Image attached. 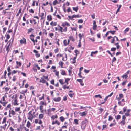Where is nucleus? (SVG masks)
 <instances>
[{"mask_svg":"<svg viewBox=\"0 0 131 131\" xmlns=\"http://www.w3.org/2000/svg\"><path fill=\"white\" fill-rule=\"evenodd\" d=\"M64 63L62 61H60L59 62V64L60 65L61 68L63 67Z\"/></svg>","mask_w":131,"mask_h":131,"instance_id":"37","label":"nucleus"},{"mask_svg":"<svg viewBox=\"0 0 131 131\" xmlns=\"http://www.w3.org/2000/svg\"><path fill=\"white\" fill-rule=\"evenodd\" d=\"M61 73L62 75H67L65 71L63 70H61Z\"/></svg>","mask_w":131,"mask_h":131,"instance_id":"19","label":"nucleus"},{"mask_svg":"<svg viewBox=\"0 0 131 131\" xmlns=\"http://www.w3.org/2000/svg\"><path fill=\"white\" fill-rule=\"evenodd\" d=\"M122 77L123 78H125V79H126L128 77V76L127 74H125L124 75H123L122 76Z\"/></svg>","mask_w":131,"mask_h":131,"instance_id":"64","label":"nucleus"},{"mask_svg":"<svg viewBox=\"0 0 131 131\" xmlns=\"http://www.w3.org/2000/svg\"><path fill=\"white\" fill-rule=\"evenodd\" d=\"M5 81H2L1 82V84H0V87H2L3 85V84H5Z\"/></svg>","mask_w":131,"mask_h":131,"instance_id":"56","label":"nucleus"},{"mask_svg":"<svg viewBox=\"0 0 131 131\" xmlns=\"http://www.w3.org/2000/svg\"><path fill=\"white\" fill-rule=\"evenodd\" d=\"M30 23L32 24H35L36 23L35 19L30 20Z\"/></svg>","mask_w":131,"mask_h":131,"instance_id":"35","label":"nucleus"},{"mask_svg":"<svg viewBox=\"0 0 131 131\" xmlns=\"http://www.w3.org/2000/svg\"><path fill=\"white\" fill-rule=\"evenodd\" d=\"M10 43H9L8 45L6 47V50L7 51V52H8L9 51V47L10 45Z\"/></svg>","mask_w":131,"mask_h":131,"instance_id":"38","label":"nucleus"},{"mask_svg":"<svg viewBox=\"0 0 131 131\" xmlns=\"http://www.w3.org/2000/svg\"><path fill=\"white\" fill-rule=\"evenodd\" d=\"M11 105L10 104H9L5 107V109L6 110H7L9 108H10L11 109Z\"/></svg>","mask_w":131,"mask_h":131,"instance_id":"22","label":"nucleus"},{"mask_svg":"<svg viewBox=\"0 0 131 131\" xmlns=\"http://www.w3.org/2000/svg\"><path fill=\"white\" fill-rule=\"evenodd\" d=\"M72 9L73 10L77 12L79 9L78 6H77L76 7H73L72 8Z\"/></svg>","mask_w":131,"mask_h":131,"instance_id":"28","label":"nucleus"},{"mask_svg":"<svg viewBox=\"0 0 131 131\" xmlns=\"http://www.w3.org/2000/svg\"><path fill=\"white\" fill-rule=\"evenodd\" d=\"M63 45L64 46H66L69 44L67 42V40L66 39H65L63 41Z\"/></svg>","mask_w":131,"mask_h":131,"instance_id":"25","label":"nucleus"},{"mask_svg":"<svg viewBox=\"0 0 131 131\" xmlns=\"http://www.w3.org/2000/svg\"><path fill=\"white\" fill-rule=\"evenodd\" d=\"M125 121L122 120V121L120 122V124L122 125H124L125 124Z\"/></svg>","mask_w":131,"mask_h":131,"instance_id":"62","label":"nucleus"},{"mask_svg":"<svg viewBox=\"0 0 131 131\" xmlns=\"http://www.w3.org/2000/svg\"><path fill=\"white\" fill-rule=\"evenodd\" d=\"M39 109L40 110V112L42 113H43L44 112V109L43 106H46L47 105V103L45 101H41L39 103Z\"/></svg>","mask_w":131,"mask_h":131,"instance_id":"4","label":"nucleus"},{"mask_svg":"<svg viewBox=\"0 0 131 131\" xmlns=\"http://www.w3.org/2000/svg\"><path fill=\"white\" fill-rule=\"evenodd\" d=\"M76 57V56H75L73 58L71 59V60H72L71 61V62L72 63L74 64L75 63Z\"/></svg>","mask_w":131,"mask_h":131,"instance_id":"16","label":"nucleus"},{"mask_svg":"<svg viewBox=\"0 0 131 131\" xmlns=\"http://www.w3.org/2000/svg\"><path fill=\"white\" fill-rule=\"evenodd\" d=\"M16 64L17 65L19 66H21V63L20 62H18V61H16Z\"/></svg>","mask_w":131,"mask_h":131,"instance_id":"50","label":"nucleus"},{"mask_svg":"<svg viewBox=\"0 0 131 131\" xmlns=\"http://www.w3.org/2000/svg\"><path fill=\"white\" fill-rule=\"evenodd\" d=\"M107 98L105 97L104 99V100L102 102H101V101L100 100V104H102L104 103H105V101L107 100Z\"/></svg>","mask_w":131,"mask_h":131,"instance_id":"48","label":"nucleus"},{"mask_svg":"<svg viewBox=\"0 0 131 131\" xmlns=\"http://www.w3.org/2000/svg\"><path fill=\"white\" fill-rule=\"evenodd\" d=\"M36 111H34L33 109L30 110L28 114L27 118L28 119L32 121L33 118L36 116L35 115Z\"/></svg>","mask_w":131,"mask_h":131,"instance_id":"2","label":"nucleus"},{"mask_svg":"<svg viewBox=\"0 0 131 131\" xmlns=\"http://www.w3.org/2000/svg\"><path fill=\"white\" fill-rule=\"evenodd\" d=\"M57 24V23L56 22H53V21H51L50 23V25L52 26H56Z\"/></svg>","mask_w":131,"mask_h":131,"instance_id":"26","label":"nucleus"},{"mask_svg":"<svg viewBox=\"0 0 131 131\" xmlns=\"http://www.w3.org/2000/svg\"><path fill=\"white\" fill-rule=\"evenodd\" d=\"M87 114L86 111H84L83 112H81L79 113V114L81 116H85Z\"/></svg>","mask_w":131,"mask_h":131,"instance_id":"12","label":"nucleus"},{"mask_svg":"<svg viewBox=\"0 0 131 131\" xmlns=\"http://www.w3.org/2000/svg\"><path fill=\"white\" fill-rule=\"evenodd\" d=\"M62 88L64 89H68L69 88V86H67L66 85H63Z\"/></svg>","mask_w":131,"mask_h":131,"instance_id":"46","label":"nucleus"},{"mask_svg":"<svg viewBox=\"0 0 131 131\" xmlns=\"http://www.w3.org/2000/svg\"><path fill=\"white\" fill-rule=\"evenodd\" d=\"M74 123L76 125H78L79 124V123H78L79 120L77 119H74Z\"/></svg>","mask_w":131,"mask_h":131,"instance_id":"30","label":"nucleus"},{"mask_svg":"<svg viewBox=\"0 0 131 131\" xmlns=\"http://www.w3.org/2000/svg\"><path fill=\"white\" fill-rule=\"evenodd\" d=\"M70 26V24L68 22H63L62 23L61 26L59 24L58 25L57 27L55 28V30L61 33L66 32L68 30L67 27H69Z\"/></svg>","mask_w":131,"mask_h":131,"instance_id":"1","label":"nucleus"},{"mask_svg":"<svg viewBox=\"0 0 131 131\" xmlns=\"http://www.w3.org/2000/svg\"><path fill=\"white\" fill-rule=\"evenodd\" d=\"M58 118V116L56 114L55 115H52L51 117V118L52 121H54L55 119H57Z\"/></svg>","mask_w":131,"mask_h":131,"instance_id":"14","label":"nucleus"},{"mask_svg":"<svg viewBox=\"0 0 131 131\" xmlns=\"http://www.w3.org/2000/svg\"><path fill=\"white\" fill-rule=\"evenodd\" d=\"M16 96H17V94H15V95H13L11 97V98L12 99H13L14 98V99H15V98H16Z\"/></svg>","mask_w":131,"mask_h":131,"instance_id":"52","label":"nucleus"},{"mask_svg":"<svg viewBox=\"0 0 131 131\" xmlns=\"http://www.w3.org/2000/svg\"><path fill=\"white\" fill-rule=\"evenodd\" d=\"M63 56L62 54L59 53L56 55V57H61Z\"/></svg>","mask_w":131,"mask_h":131,"instance_id":"53","label":"nucleus"},{"mask_svg":"<svg viewBox=\"0 0 131 131\" xmlns=\"http://www.w3.org/2000/svg\"><path fill=\"white\" fill-rule=\"evenodd\" d=\"M70 79L69 78H65V83H66L67 84H68V82L70 80Z\"/></svg>","mask_w":131,"mask_h":131,"instance_id":"21","label":"nucleus"},{"mask_svg":"<svg viewBox=\"0 0 131 131\" xmlns=\"http://www.w3.org/2000/svg\"><path fill=\"white\" fill-rule=\"evenodd\" d=\"M65 4H64L63 6V8L64 12L65 13L66 12L67 10L66 9V8L65 6Z\"/></svg>","mask_w":131,"mask_h":131,"instance_id":"51","label":"nucleus"},{"mask_svg":"<svg viewBox=\"0 0 131 131\" xmlns=\"http://www.w3.org/2000/svg\"><path fill=\"white\" fill-rule=\"evenodd\" d=\"M27 91V89H26L25 90H22L21 92H20V93L21 94H24L25 93H26Z\"/></svg>","mask_w":131,"mask_h":131,"instance_id":"41","label":"nucleus"},{"mask_svg":"<svg viewBox=\"0 0 131 131\" xmlns=\"http://www.w3.org/2000/svg\"><path fill=\"white\" fill-rule=\"evenodd\" d=\"M59 81L61 85H63L65 84V82H64V80L63 79H60L59 80Z\"/></svg>","mask_w":131,"mask_h":131,"instance_id":"20","label":"nucleus"},{"mask_svg":"<svg viewBox=\"0 0 131 131\" xmlns=\"http://www.w3.org/2000/svg\"><path fill=\"white\" fill-rule=\"evenodd\" d=\"M60 121L61 122H63L65 120V118L63 116H61L59 118Z\"/></svg>","mask_w":131,"mask_h":131,"instance_id":"17","label":"nucleus"},{"mask_svg":"<svg viewBox=\"0 0 131 131\" xmlns=\"http://www.w3.org/2000/svg\"><path fill=\"white\" fill-rule=\"evenodd\" d=\"M29 37L30 39L32 41L34 45H35V40L34 38V35L32 34L29 36Z\"/></svg>","mask_w":131,"mask_h":131,"instance_id":"9","label":"nucleus"},{"mask_svg":"<svg viewBox=\"0 0 131 131\" xmlns=\"http://www.w3.org/2000/svg\"><path fill=\"white\" fill-rule=\"evenodd\" d=\"M115 36L112 38L113 39L111 40V43H114V41L115 40Z\"/></svg>","mask_w":131,"mask_h":131,"instance_id":"40","label":"nucleus"},{"mask_svg":"<svg viewBox=\"0 0 131 131\" xmlns=\"http://www.w3.org/2000/svg\"><path fill=\"white\" fill-rule=\"evenodd\" d=\"M67 126H62L61 128L59 129V131H62V129L63 128H65V129H67Z\"/></svg>","mask_w":131,"mask_h":131,"instance_id":"33","label":"nucleus"},{"mask_svg":"<svg viewBox=\"0 0 131 131\" xmlns=\"http://www.w3.org/2000/svg\"><path fill=\"white\" fill-rule=\"evenodd\" d=\"M49 35L50 37L51 38H52L53 36L54 35V34L53 33L50 32L49 34Z\"/></svg>","mask_w":131,"mask_h":131,"instance_id":"45","label":"nucleus"},{"mask_svg":"<svg viewBox=\"0 0 131 131\" xmlns=\"http://www.w3.org/2000/svg\"><path fill=\"white\" fill-rule=\"evenodd\" d=\"M61 98L60 97H59L57 98H53V100L56 102H59L60 101Z\"/></svg>","mask_w":131,"mask_h":131,"instance_id":"11","label":"nucleus"},{"mask_svg":"<svg viewBox=\"0 0 131 131\" xmlns=\"http://www.w3.org/2000/svg\"><path fill=\"white\" fill-rule=\"evenodd\" d=\"M9 112L10 113V114H11L12 115H14L16 114L15 111L13 110H9Z\"/></svg>","mask_w":131,"mask_h":131,"instance_id":"15","label":"nucleus"},{"mask_svg":"<svg viewBox=\"0 0 131 131\" xmlns=\"http://www.w3.org/2000/svg\"><path fill=\"white\" fill-rule=\"evenodd\" d=\"M69 38L72 42H74L75 40L73 36H70L69 37Z\"/></svg>","mask_w":131,"mask_h":131,"instance_id":"24","label":"nucleus"},{"mask_svg":"<svg viewBox=\"0 0 131 131\" xmlns=\"http://www.w3.org/2000/svg\"><path fill=\"white\" fill-rule=\"evenodd\" d=\"M22 10V9L21 8H20L19 9V11L18 13L16 15L17 16H18L19 15V14H20L21 13V11Z\"/></svg>","mask_w":131,"mask_h":131,"instance_id":"54","label":"nucleus"},{"mask_svg":"<svg viewBox=\"0 0 131 131\" xmlns=\"http://www.w3.org/2000/svg\"><path fill=\"white\" fill-rule=\"evenodd\" d=\"M56 110L55 108H52L50 109H48V112H51V111L54 112Z\"/></svg>","mask_w":131,"mask_h":131,"instance_id":"31","label":"nucleus"},{"mask_svg":"<svg viewBox=\"0 0 131 131\" xmlns=\"http://www.w3.org/2000/svg\"><path fill=\"white\" fill-rule=\"evenodd\" d=\"M67 48L68 51L70 53H71V50H73L74 49V47H72L71 45H69L67 47Z\"/></svg>","mask_w":131,"mask_h":131,"instance_id":"10","label":"nucleus"},{"mask_svg":"<svg viewBox=\"0 0 131 131\" xmlns=\"http://www.w3.org/2000/svg\"><path fill=\"white\" fill-rule=\"evenodd\" d=\"M20 44L25 45L27 44L26 40L25 38L23 37L22 39L20 40Z\"/></svg>","mask_w":131,"mask_h":131,"instance_id":"7","label":"nucleus"},{"mask_svg":"<svg viewBox=\"0 0 131 131\" xmlns=\"http://www.w3.org/2000/svg\"><path fill=\"white\" fill-rule=\"evenodd\" d=\"M43 77L44 78V79L47 80L48 81L49 80V79L48 78V76H45L43 75Z\"/></svg>","mask_w":131,"mask_h":131,"instance_id":"55","label":"nucleus"},{"mask_svg":"<svg viewBox=\"0 0 131 131\" xmlns=\"http://www.w3.org/2000/svg\"><path fill=\"white\" fill-rule=\"evenodd\" d=\"M20 107H16L15 108V111L16 112H18L20 111Z\"/></svg>","mask_w":131,"mask_h":131,"instance_id":"43","label":"nucleus"},{"mask_svg":"<svg viewBox=\"0 0 131 131\" xmlns=\"http://www.w3.org/2000/svg\"><path fill=\"white\" fill-rule=\"evenodd\" d=\"M46 80L44 78H41V79L40 81V82L42 83H45L46 82Z\"/></svg>","mask_w":131,"mask_h":131,"instance_id":"18","label":"nucleus"},{"mask_svg":"<svg viewBox=\"0 0 131 131\" xmlns=\"http://www.w3.org/2000/svg\"><path fill=\"white\" fill-rule=\"evenodd\" d=\"M34 30L32 28H30L28 30V33L29 34L30 33H31L32 32V31L33 30Z\"/></svg>","mask_w":131,"mask_h":131,"instance_id":"49","label":"nucleus"},{"mask_svg":"<svg viewBox=\"0 0 131 131\" xmlns=\"http://www.w3.org/2000/svg\"><path fill=\"white\" fill-rule=\"evenodd\" d=\"M59 71H56V73H55V75L56 76H57L58 78H59Z\"/></svg>","mask_w":131,"mask_h":131,"instance_id":"58","label":"nucleus"},{"mask_svg":"<svg viewBox=\"0 0 131 131\" xmlns=\"http://www.w3.org/2000/svg\"><path fill=\"white\" fill-rule=\"evenodd\" d=\"M67 100V97L66 96H65L63 97V100L64 101H66Z\"/></svg>","mask_w":131,"mask_h":131,"instance_id":"63","label":"nucleus"},{"mask_svg":"<svg viewBox=\"0 0 131 131\" xmlns=\"http://www.w3.org/2000/svg\"><path fill=\"white\" fill-rule=\"evenodd\" d=\"M98 52V51H93L92 52L91 54V56H93V54H96Z\"/></svg>","mask_w":131,"mask_h":131,"instance_id":"36","label":"nucleus"},{"mask_svg":"<svg viewBox=\"0 0 131 131\" xmlns=\"http://www.w3.org/2000/svg\"><path fill=\"white\" fill-rule=\"evenodd\" d=\"M8 103L7 101H6L5 98L3 97H2V99L0 100V103L3 106L5 107Z\"/></svg>","mask_w":131,"mask_h":131,"instance_id":"5","label":"nucleus"},{"mask_svg":"<svg viewBox=\"0 0 131 131\" xmlns=\"http://www.w3.org/2000/svg\"><path fill=\"white\" fill-rule=\"evenodd\" d=\"M35 66L36 67L38 70H39L40 69V68L39 67L37 64H35Z\"/></svg>","mask_w":131,"mask_h":131,"instance_id":"61","label":"nucleus"},{"mask_svg":"<svg viewBox=\"0 0 131 131\" xmlns=\"http://www.w3.org/2000/svg\"><path fill=\"white\" fill-rule=\"evenodd\" d=\"M47 41H48V42H50V40L49 39L47 38L45 42L44 43V45L45 46H46L47 45Z\"/></svg>","mask_w":131,"mask_h":131,"instance_id":"39","label":"nucleus"},{"mask_svg":"<svg viewBox=\"0 0 131 131\" xmlns=\"http://www.w3.org/2000/svg\"><path fill=\"white\" fill-rule=\"evenodd\" d=\"M81 72H79V73L78 74V75L79 77L81 78H82V79H83L85 77H82L81 75Z\"/></svg>","mask_w":131,"mask_h":131,"instance_id":"42","label":"nucleus"},{"mask_svg":"<svg viewBox=\"0 0 131 131\" xmlns=\"http://www.w3.org/2000/svg\"><path fill=\"white\" fill-rule=\"evenodd\" d=\"M52 125L56 124L58 126H59L60 124V122L58 120L56 119L55 121H52Z\"/></svg>","mask_w":131,"mask_h":131,"instance_id":"8","label":"nucleus"},{"mask_svg":"<svg viewBox=\"0 0 131 131\" xmlns=\"http://www.w3.org/2000/svg\"><path fill=\"white\" fill-rule=\"evenodd\" d=\"M60 2H59L57 0H55L53 2V5H55L57 4H59Z\"/></svg>","mask_w":131,"mask_h":131,"instance_id":"29","label":"nucleus"},{"mask_svg":"<svg viewBox=\"0 0 131 131\" xmlns=\"http://www.w3.org/2000/svg\"><path fill=\"white\" fill-rule=\"evenodd\" d=\"M72 67H71V68L70 69H69L68 70V72H69V75L70 76H71V74L72 73V71L71 70V69H72Z\"/></svg>","mask_w":131,"mask_h":131,"instance_id":"44","label":"nucleus"},{"mask_svg":"<svg viewBox=\"0 0 131 131\" xmlns=\"http://www.w3.org/2000/svg\"><path fill=\"white\" fill-rule=\"evenodd\" d=\"M74 52L75 53V56H77V54L79 53V52L78 50H76L74 51Z\"/></svg>","mask_w":131,"mask_h":131,"instance_id":"47","label":"nucleus"},{"mask_svg":"<svg viewBox=\"0 0 131 131\" xmlns=\"http://www.w3.org/2000/svg\"><path fill=\"white\" fill-rule=\"evenodd\" d=\"M7 118L6 117H4L2 121L1 122V123L2 124L5 123L6 121Z\"/></svg>","mask_w":131,"mask_h":131,"instance_id":"23","label":"nucleus"},{"mask_svg":"<svg viewBox=\"0 0 131 131\" xmlns=\"http://www.w3.org/2000/svg\"><path fill=\"white\" fill-rule=\"evenodd\" d=\"M78 36L79 38V40L81 41L82 37L84 36V35L83 34H82L81 33H79L78 34Z\"/></svg>","mask_w":131,"mask_h":131,"instance_id":"27","label":"nucleus"},{"mask_svg":"<svg viewBox=\"0 0 131 131\" xmlns=\"http://www.w3.org/2000/svg\"><path fill=\"white\" fill-rule=\"evenodd\" d=\"M3 89L4 90V91L5 92H8L10 89V88L9 86L4 87L3 88Z\"/></svg>","mask_w":131,"mask_h":131,"instance_id":"13","label":"nucleus"},{"mask_svg":"<svg viewBox=\"0 0 131 131\" xmlns=\"http://www.w3.org/2000/svg\"><path fill=\"white\" fill-rule=\"evenodd\" d=\"M129 28H126L125 30L124 31V33H125L126 32H128L129 30Z\"/></svg>","mask_w":131,"mask_h":131,"instance_id":"60","label":"nucleus"},{"mask_svg":"<svg viewBox=\"0 0 131 131\" xmlns=\"http://www.w3.org/2000/svg\"><path fill=\"white\" fill-rule=\"evenodd\" d=\"M97 26L96 25H93V29L94 30H95L96 29Z\"/></svg>","mask_w":131,"mask_h":131,"instance_id":"57","label":"nucleus"},{"mask_svg":"<svg viewBox=\"0 0 131 131\" xmlns=\"http://www.w3.org/2000/svg\"><path fill=\"white\" fill-rule=\"evenodd\" d=\"M86 127V125L85 123H83L81 125V128L83 129H85Z\"/></svg>","mask_w":131,"mask_h":131,"instance_id":"34","label":"nucleus"},{"mask_svg":"<svg viewBox=\"0 0 131 131\" xmlns=\"http://www.w3.org/2000/svg\"><path fill=\"white\" fill-rule=\"evenodd\" d=\"M11 102L12 105L17 106L19 105V104L18 103L17 98L16 96L15 99L12 100Z\"/></svg>","mask_w":131,"mask_h":131,"instance_id":"6","label":"nucleus"},{"mask_svg":"<svg viewBox=\"0 0 131 131\" xmlns=\"http://www.w3.org/2000/svg\"><path fill=\"white\" fill-rule=\"evenodd\" d=\"M44 115L43 114H40L38 116V118L35 119L34 122L35 123L38 124H42L43 122L41 120L43 118Z\"/></svg>","mask_w":131,"mask_h":131,"instance_id":"3","label":"nucleus"},{"mask_svg":"<svg viewBox=\"0 0 131 131\" xmlns=\"http://www.w3.org/2000/svg\"><path fill=\"white\" fill-rule=\"evenodd\" d=\"M31 126V123L29 121H28L27 122L26 126L29 128Z\"/></svg>","mask_w":131,"mask_h":131,"instance_id":"32","label":"nucleus"},{"mask_svg":"<svg viewBox=\"0 0 131 131\" xmlns=\"http://www.w3.org/2000/svg\"><path fill=\"white\" fill-rule=\"evenodd\" d=\"M13 79H12V81L13 82H15L17 79V78L15 76H14L13 77Z\"/></svg>","mask_w":131,"mask_h":131,"instance_id":"59","label":"nucleus"}]
</instances>
